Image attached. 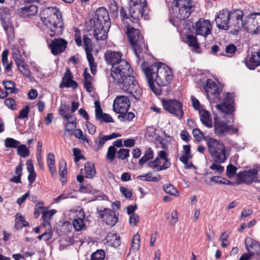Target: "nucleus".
Wrapping results in <instances>:
<instances>
[{
    "label": "nucleus",
    "instance_id": "obj_49",
    "mask_svg": "<svg viewBox=\"0 0 260 260\" xmlns=\"http://www.w3.org/2000/svg\"><path fill=\"white\" fill-rule=\"evenodd\" d=\"M105 256V253L103 250H98L91 255L90 260H103Z\"/></svg>",
    "mask_w": 260,
    "mask_h": 260
},
{
    "label": "nucleus",
    "instance_id": "obj_15",
    "mask_svg": "<svg viewBox=\"0 0 260 260\" xmlns=\"http://www.w3.org/2000/svg\"><path fill=\"white\" fill-rule=\"evenodd\" d=\"M196 34L206 38L211 34L212 25L208 20L200 18L195 25Z\"/></svg>",
    "mask_w": 260,
    "mask_h": 260
},
{
    "label": "nucleus",
    "instance_id": "obj_11",
    "mask_svg": "<svg viewBox=\"0 0 260 260\" xmlns=\"http://www.w3.org/2000/svg\"><path fill=\"white\" fill-rule=\"evenodd\" d=\"M131 105L129 99L125 95H119L115 99L113 105V111L119 114L126 113Z\"/></svg>",
    "mask_w": 260,
    "mask_h": 260
},
{
    "label": "nucleus",
    "instance_id": "obj_46",
    "mask_svg": "<svg viewBox=\"0 0 260 260\" xmlns=\"http://www.w3.org/2000/svg\"><path fill=\"white\" fill-rule=\"evenodd\" d=\"M129 150L121 148L117 152V157L121 160H124L129 156Z\"/></svg>",
    "mask_w": 260,
    "mask_h": 260
},
{
    "label": "nucleus",
    "instance_id": "obj_19",
    "mask_svg": "<svg viewBox=\"0 0 260 260\" xmlns=\"http://www.w3.org/2000/svg\"><path fill=\"white\" fill-rule=\"evenodd\" d=\"M90 24L93 27V35L96 40H104L107 38L109 28H106L105 24L90 22Z\"/></svg>",
    "mask_w": 260,
    "mask_h": 260
},
{
    "label": "nucleus",
    "instance_id": "obj_26",
    "mask_svg": "<svg viewBox=\"0 0 260 260\" xmlns=\"http://www.w3.org/2000/svg\"><path fill=\"white\" fill-rule=\"evenodd\" d=\"M47 164L51 176L55 178L57 176L56 167L55 165V156L53 153L49 152L47 155Z\"/></svg>",
    "mask_w": 260,
    "mask_h": 260
},
{
    "label": "nucleus",
    "instance_id": "obj_5",
    "mask_svg": "<svg viewBox=\"0 0 260 260\" xmlns=\"http://www.w3.org/2000/svg\"><path fill=\"white\" fill-rule=\"evenodd\" d=\"M209 151L214 161L217 163H223L226 159L225 147L220 140L210 138L207 142Z\"/></svg>",
    "mask_w": 260,
    "mask_h": 260
},
{
    "label": "nucleus",
    "instance_id": "obj_43",
    "mask_svg": "<svg viewBox=\"0 0 260 260\" xmlns=\"http://www.w3.org/2000/svg\"><path fill=\"white\" fill-rule=\"evenodd\" d=\"M43 204V202H39L36 205V207L38 209H40L41 210L42 218L44 220L46 221L50 219L51 217L49 216V212L48 211L45 207L42 206Z\"/></svg>",
    "mask_w": 260,
    "mask_h": 260
},
{
    "label": "nucleus",
    "instance_id": "obj_55",
    "mask_svg": "<svg viewBox=\"0 0 260 260\" xmlns=\"http://www.w3.org/2000/svg\"><path fill=\"white\" fill-rule=\"evenodd\" d=\"M108 140L107 136H104L102 137H99L95 140L94 143L98 146V149H99L103 146L105 142Z\"/></svg>",
    "mask_w": 260,
    "mask_h": 260
},
{
    "label": "nucleus",
    "instance_id": "obj_31",
    "mask_svg": "<svg viewBox=\"0 0 260 260\" xmlns=\"http://www.w3.org/2000/svg\"><path fill=\"white\" fill-rule=\"evenodd\" d=\"M86 52L87 59L89 63V66L91 73L94 75L96 72V63L94 61V59L91 53L92 50H85Z\"/></svg>",
    "mask_w": 260,
    "mask_h": 260
},
{
    "label": "nucleus",
    "instance_id": "obj_28",
    "mask_svg": "<svg viewBox=\"0 0 260 260\" xmlns=\"http://www.w3.org/2000/svg\"><path fill=\"white\" fill-rule=\"evenodd\" d=\"M199 114L202 123L208 128L212 127V121L209 112L205 109H201L199 110Z\"/></svg>",
    "mask_w": 260,
    "mask_h": 260
},
{
    "label": "nucleus",
    "instance_id": "obj_32",
    "mask_svg": "<svg viewBox=\"0 0 260 260\" xmlns=\"http://www.w3.org/2000/svg\"><path fill=\"white\" fill-rule=\"evenodd\" d=\"M84 169L86 178L92 179L94 177L96 174V170L94 164L90 162L85 163Z\"/></svg>",
    "mask_w": 260,
    "mask_h": 260
},
{
    "label": "nucleus",
    "instance_id": "obj_27",
    "mask_svg": "<svg viewBox=\"0 0 260 260\" xmlns=\"http://www.w3.org/2000/svg\"><path fill=\"white\" fill-rule=\"evenodd\" d=\"M160 158L157 157L154 160L149 161L147 166L148 167L152 168L155 171H160L161 170H166L170 167V163L168 165L164 164L162 165H160Z\"/></svg>",
    "mask_w": 260,
    "mask_h": 260
},
{
    "label": "nucleus",
    "instance_id": "obj_48",
    "mask_svg": "<svg viewBox=\"0 0 260 260\" xmlns=\"http://www.w3.org/2000/svg\"><path fill=\"white\" fill-rule=\"evenodd\" d=\"M192 135L196 140L201 142L205 139L204 134L199 128H196L192 130Z\"/></svg>",
    "mask_w": 260,
    "mask_h": 260
},
{
    "label": "nucleus",
    "instance_id": "obj_3",
    "mask_svg": "<svg viewBox=\"0 0 260 260\" xmlns=\"http://www.w3.org/2000/svg\"><path fill=\"white\" fill-rule=\"evenodd\" d=\"M40 15L42 21L54 32L50 35L51 37L62 32L63 22L59 9L52 7L46 8L41 12Z\"/></svg>",
    "mask_w": 260,
    "mask_h": 260
},
{
    "label": "nucleus",
    "instance_id": "obj_47",
    "mask_svg": "<svg viewBox=\"0 0 260 260\" xmlns=\"http://www.w3.org/2000/svg\"><path fill=\"white\" fill-rule=\"evenodd\" d=\"M59 176H66L68 173L66 162V161L62 159L59 164Z\"/></svg>",
    "mask_w": 260,
    "mask_h": 260
},
{
    "label": "nucleus",
    "instance_id": "obj_37",
    "mask_svg": "<svg viewBox=\"0 0 260 260\" xmlns=\"http://www.w3.org/2000/svg\"><path fill=\"white\" fill-rule=\"evenodd\" d=\"M73 225L77 231L83 230L86 228V224L84 222V219L81 218L75 219L73 221Z\"/></svg>",
    "mask_w": 260,
    "mask_h": 260
},
{
    "label": "nucleus",
    "instance_id": "obj_41",
    "mask_svg": "<svg viewBox=\"0 0 260 260\" xmlns=\"http://www.w3.org/2000/svg\"><path fill=\"white\" fill-rule=\"evenodd\" d=\"M17 151L20 156L23 158L28 156L30 153L29 149L24 144L19 145Z\"/></svg>",
    "mask_w": 260,
    "mask_h": 260
},
{
    "label": "nucleus",
    "instance_id": "obj_35",
    "mask_svg": "<svg viewBox=\"0 0 260 260\" xmlns=\"http://www.w3.org/2000/svg\"><path fill=\"white\" fill-rule=\"evenodd\" d=\"M153 158V152L151 148H148L145 152L144 155L139 159V164L143 165L149 160Z\"/></svg>",
    "mask_w": 260,
    "mask_h": 260
},
{
    "label": "nucleus",
    "instance_id": "obj_40",
    "mask_svg": "<svg viewBox=\"0 0 260 260\" xmlns=\"http://www.w3.org/2000/svg\"><path fill=\"white\" fill-rule=\"evenodd\" d=\"M20 142L11 138H8L5 140V146L6 148H17Z\"/></svg>",
    "mask_w": 260,
    "mask_h": 260
},
{
    "label": "nucleus",
    "instance_id": "obj_52",
    "mask_svg": "<svg viewBox=\"0 0 260 260\" xmlns=\"http://www.w3.org/2000/svg\"><path fill=\"white\" fill-rule=\"evenodd\" d=\"M29 111V106L28 105L25 106L24 108L20 111L19 115L17 116V118L20 119L27 118Z\"/></svg>",
    "mask_w": 260,
    "mask_h": 260
},
{
    "label": "nucleus",
    "instance_id": "obj_33",
    "mask_svg": "<svg viewBox=\"0 0 260 260\" xmlns=\"http://www.w3.org/2000/svg\"><path fill=\"white\" fill-rule=\"evenodd\" d=\"M28 225V222L25 221L24 217L21 213H17L16 214L15 227L17 230H20Z\"/></svg>",
    "mask_w": 260,
    "mask_h": 260
},
{
    "label": "nucleus",
    "instance_id": "obj_6",
    "mask_svg": "<svg viewBox=\"0 0 260 260\" xmlns=\"http://www.w3.org/2000/svg\"><path fill=\"white\" fill-rule=\"evenodd\" d=\"M208 99L211 103H218L221 101L220 93L222 88L212 79H208L204 86Z\"/></svg>",
    "mask_w": 260,
    "mask_h": 260
},
{
    "label": "nucleus",
    "instance_id": "obj_29",
    "mask_svg": "<svg viewBox=\"0 0 260 260\" xmlns=\"http://www.w3.org/2000/svg\"><path fill=\"white\" fill-rule=\"evenodd\" d=\"M106 240L109 245L115 248L119 246L121 244L120 237L117 234H108Z\"/></svg>",
    "mask_w": 260,
    "mask_h": 260
},
{
    "label": "nucleus",
    "instance_id": "obj_20",
    "mask_svg": "<svg viewBox=\"0 0 260 260\" xmlns=\"http://www.w3.org/2000/svg\"><path fill=\"white\" fill-rule=\"evenodd\" d=\"M230 127L224 121L217 117L214 119V132L219 137L225 136L229 134Z\"/></svg>",
    "mask_w": 260,
    "mask_h": 260
},
{
    "label": "nucleus",
    "instance_id": "obj_7",
    "mask_svg": "<svg viewBox=\"0 0 260 260\" xmlns=\"http://www.w3.org/2000/svg\"><path fill=\"white\" fill-rule=\"evenodd\" d=\"M173 4L175 7H178V10L175 12V16L180 20L187 18L193 11L191 0H179L176 1Z\"/></svg>",
    "mask_w": 260,
    "mask_h": 260
},
{
    "label": "nucleus",
    "instance_id": "obj_17",
    "mask_svg": "<svg viewBox=\"0 0 260 260\" xmlns=\"http://www.w3.org/2000/svg\"><path fill=\"white\" fill-rule=\"evenodd\" d=\"M68 42L65 39L58 38L52 40L49 45V47L51 50V53L54 55H57L65 51Z\"/></svg>",
    "mask_w": 260,
    "mask_h": 260
},
{
    "label": "nucleus",
    "instance_id": "obj_30",
    "mask_svg": "<svg viewBox=\"0 0 260 260\" xmlns=\"http://www.w3.org/2000/svg\"><path fill=\"white\" fill-rule=\"evenodd\" d=\"M183 154L179 158V160L185 165H187L188 160L192 157L190 152V145H185L183 146Z\"/></svg>",
    "mask_w": 260,
    "mask_h": 260
},
{
    "label": "nucleus",
    "instance_id": "obj_36",
    "mask_svg": "<svg viewBox=\"0 0 260 260\" xmlns=\"http://www.w3.org/2000/svg\"><path fill=\"white\" fill-rule=\"evenodd\" d=\"M137 178L144 181L156 182L160 180V176L158 174L157 176L152 177L151 173H148L144 175H139Z\"/></svg>",
    "mask_w": 260,
    "mask_h": 260
},
{
    "label": "nucleus",
    "instance_id": "obj_62",
    "mask_svg": "<svg viewBox=\"0 0 260 260\" xmlns=\"http://www.w3.org/2000/svg\"><path fill=\"white\" fill-rule=\"evenodd\" d=\"M139 222V216L138 214L134 213L131 215L129 219V222L131 226H136Z\"/></svg>",
    "mask_w": 260,
    "mask_h": 260
},
{
    "label": "nucleus",
    "instance_id": "obj_12",
    "mask_svg": "<svg viewBox=\"0 0 260 260\" xmlns=\"http://www.w3.org/2000/svg\"><path fill=\"white\" fill-rule=\"evenodd\" d=\"M234 104L233 96L231 94L228 93L224 102L220 104H217L216 105V107L218 110L229 115L230 117L233 118V113L235 111Z\"/></svg>",
    "mask_w": 260,
    "mask_h": 260
},
{
    "label": "nucleus",
    "instance_id": "obj_13",
    "mask_svg": "<svg viewBox=\"0 0 260 260\" xmlns=\"http://www.w3.org/2000/svg\"><path fill=\"white\" fill-rule=\"evenodd\" d=\"M90 22L105 24L106 28H109L110 25L109 13L105 8L100 7L96 10L94 17Z\"/></svg>",
    "mask_w": 260,
    "mask_h": 260
},
{
    "label": "nucleus",
    "instance_id": "obj_51",
    "mask_svg": "<svg viewBox=\"0 0 260 260\" xmlns=\"http://www.w3.org/2000/svg\"><path fill=\"white\" fill-rule=\"evenodd\" d=\"M210 180L215 183H220L226 185L230 184L231 183V182L229 180L219 176L211 177L210 178Z\"/></svg>",
    "mask_w": 260,
    "mask_h": 260
},
{
    "label": "nucleus",
    "instance_id": "obj_61",
    "mask_svg": "<svg viewBox=\"0 0 260 260\" xmlns=\"http://www.w3.org/2000/svg\"><path fill=\"white\" fill-rule=\"evenodd\" d=\"M73 151L75 156V161L76 162L79 161L81 159L84 158V155L81 154V151L79 148H75L73 149Z\"/></svg>",
    "mask_w": 260,
    "mask_h": 260
},
{
    "label": "nucleus",
    "instance_id": "obj_34",
    "mask_svg": "<svg viewBox=\"0 0 260 260\" xmlns=\"http://www.w3.org/2000/svg\"><path fill=\"white\" fill-rule=\"evenodd\" d=\"M120 15L124 23H127L130 26L129 22H133V18L129 15V10H127L125 8L121 7L120 9Z\"/></svg>",
    "mask_w": 260,
    "mask_h": 260
},
{
    "label": "nucleus",
    "instance_id": "obj_1",
    "mask_svg": "<svg viewBox=\"0 0 260 260\" xmlns=\"http://www.w3.org/2000/svg\"><path fill=\"white\" fill-rule=\"evenodd\" d=\"M132 73L129 63L124 58L111 69V76L119 88L138 100L142 90Z\"/></svg>",
    "mask_w": 260,
    "mask_h": 260
},
{
    "label": "nucleus",
    "instance_id": "obj_38",
    "mask_svg": "<svg viewBox=\"0 0 260 260\" xmlns=\"http://www.w3.org/2000/svg\"><path fill=\"white\" fill-rule=\"evenodd\" d=\"M186 38L189 46L192 47L194 50L197 51L200 48V46L197 37L193 35H187Z\"/></svg>",
    "mask_w": 260,
    "mask_h": 260
},
{
    "label": "nucleus",
    "instance_id": "obj_18",
    "mask_svg": "<svg viewBox=\"0 0 260 260\" xmlns=\"http://www.w3.org/2000/svg\"><path fill=\"white\" fill-rule=\"evenodd\" d=\"M230 12L225 10L219 11L215 19L218 28L223 30H228L229 28Z\"/></svg>",
    "mask_w": 260,
    "mask_h": 260
},
{
    "label": "nucleus",
    "instance_id": "obj_63",
    "mask_svg": "<svg viewBox=\"0 0 260 260\" xmlns=\"http://www.w3.org/2000/svg\"><path fill=\"white\" fill-rule=\"evenodd\" d=\"M120 191L121 194L127 199L130 198L132 196V190L131 189H128L123 186H121L120 187Z\"/></svg>",
    "mask_w": 260,
    "mask_h": 260
},
{
    "label": "nucleus",
    "instance_id": "obj_4",
    "mask_svg": "<svg viewBox=\"0 0 260 260\" xmlns=\"http://www.w3.org/2000/svg\"><path fill=\"white\" fill-rule=\"evenodd\" d=\"M126 34L135 54L139 58V54L144 51H147L148 48L144 42L143 36L140 30L131 27L128 25L127 26Z\"/></svg>",
    "mask_w": 260,
    "mask_h": 260
},
{
    "label": "nucleus",
    "instance_id": "obj_25",
    "mask_svg": "<svg viewBox=\"0 0 260 260\" xmlns=\"http://www.w3.org/2000/svg\"><path fill=\"white\" fill-rule=\"evenodd\" d=\"M66 87L67 88L72 87L76 89L78 86L77 83L73 80V76L69 69L67 70L64 75L62 82L60 84L59 87Z\"/></svg>",
    "mask_w": 260,
    "mask_h": 260
},
{
    "label": "nucleus",
    "instance_id": "obj_39",
    "mask_svg": "<svg viewBox=\"0 0 260 260\" xmlns=\"http://www.w3.org/2000/svg\"><path fill=\"white\" fill-rule=\"evenodd\" d=\"M140 237L138 234L135 235L132 240L131 248L130 251L132 250L133 252H136L140 248Z\"/></svg>",
    "mask_w": 260,
    "mask_h": 260
},
{
    "label": "nucleus",
    "instance_id": "obj_2",
    "mask_svg": "<svg viewBox=\"0 0 260 260\" xmlns=\"http://www.w3.org/2000/svg\"><path fill=\"white\" fill-rule=\"evenodd\" d=\"M141 69L150 89L156 95H160L161 92L160 87L168 85L173 78L172 69L161 62H155L149 66L148 62L144 61Z\"/></svg>",
    "mask_w": 260,
    "mask_h": 260
},
{
    "label": "nucleus",
    "instance_id": "obj_53",
    "mask_svg": "<svg viewBox=\"0 0 260 260\" xmlns=\"http://www.w3.org/2000/svg\"><path fill=\"white\" fill-rule=\"evenodd\" d=\"M97 120L100 121L101 123L106 122V123H110L114 122V120L112 117L108 114L104 113L99 118H98Z\"/></svg>",
    "mask_w": 260,
    "mask_h": 260
},
{
    "label": "nucleus",
    "instance_id": "obj_24",
    "mask_svg": "<svg viewBox=\"0 0 260 260\" xmlns=\"http://www.w3.org/2000/svg\"><path fill=\"white\" fill-rule=\"evenodd\" d=\"M245 65L251 70H254L260 66V52H254L248 59L245 60Z\"/></svg>",
    "mask_w": 260,
    "mask_h": 260
},
{
    "label": "nucleus",
    "instance_id": "obj_22",
    "mask_svg": "<svg viewBox=\"0 0 260 260\" xmlns=\"http://www.w3.org/2000/svg\"><path fill=\"white\" fill-rule=\"evenodd\" d=\"M146 9V8L142 7L141 6H135V5L130 6L129 15H130L134 20H139L143 16L146 19L147 16L144 14Z\"/></svg>",
    "mask_w": 260,
    "mask_h": 260
},
{
    "label": "nucleus",
    "instance_id": "obj_45",
    "mask_svg": "<svg viewBox=\"0 0 260 260\" xmlns=\"http://www.w3.org/2000/svg\"><path fill=\"white\" fill-rule=\"evenodd\" d=\"M163 188L165 192L168 194L175 196L179 195L178 190L171 184L164 185Z\"/></svg>",
    "mask_w": 260,
    "mask_h": 260
},
{
    "label": "nucleus",
    "instance_id": "obj_16",
    "mask_svg": "<svg viewBox=\"0 0 260 260\" xmlns=\"http://www.w3.org/2000/svg\"><path fill=\"white\" fill-rule=\"evenodd\" d=\"M98 213L103 221L108 225L113 226L117 222L118 217L110 209L105 208L103 210H98Z\"/></svg>",
    "mask_w": 260,
    "mask_h": 260
},
{
    "label": "nucleus",
    "instance_id": "obj_64",
    "mask_svg": "<svg viewBox=\"0 0 260 260\" xmlns=\"http://www.w3.org/2000/svg\"><path fill=\"white\" fill-rule=\"evenodd\" d=\"M5 105L9 109L14 110V106L16 105V102L13 98H8L5 100Z\"/></svg>",
    "mask_w": 260,
    "mask_h": 260
},
{
    "label": "nucleus",
    "instance_id": "obj_10",
    "mask_svg": "<svg viewBox=\"0 0 260 260\" xmlns=\"http://www.w3.org/2000/svg\"><path fill=\"white\" fill-rule=\"evenodd\" d=\"M243 12L242 11L237 9L230 12L229 28L237 32L243 27V20L242 18Z\"/></svg>",
    "mask_w": 260,
    "mask_h": 260
},
{
    "label": "nucleus",
    "instance_id": "obj_14",
    "mask_svg": "<svg viewBox=\"0 0 260 260\" xmlns=\"http://www.w3.org/2000/svg\"><path fill=\"white\" fill-rule=\"evenodd\" d=\"M245 245L247 253L255 256L257 260H260V244L250 237H247L245 240Z\"/></svg>",
    "mask_w": 260,
    "mask_h": 260
},
{
    "label": "nucleus",
    "instance_id": "obj_60",
    "mask_svg": "<svg viewBox=\"0 0 260 260\" xmlns=\"http://www.w3.org/2000/svg\"><path fill=\"white\" fill-rule=\"evenodd\" d=\"M214 161V162L210 167V168L213 170H215L217 173L220 174L224 171V167Z\"/></svg>",
    "mask_w": 260,
    "mask_h": 260
},
{
    "label": "nucleus",
    "instance_id": "obj_59",
    "mask_svg": "<svg viewBox=\"0 0 260 260\" xmlns=\"http://www.w3.org/2000/svg\"><path fill=\"white\" fill-rule=\"evenodd\" d=\"M130 6H141L146 8V0H129Z\"/></svg>",
    "mask_w": 260,
    "mask_h": 260
},
{
    "label": "nucleus",
    "instance_id": "obj_54",
    "mask_svg": "<svg viewBox=\"0 0 260 260\" xmlns=\"http://www.w3.org/2000/svg\"><path fill=\"white\" fill-rule=\"evenodd\" d=\"M83 43L84 45L85 50H92V42L91 39L86 35L83 36Z\"/></svg>",
    "mask_w": 260,
    "mask_h": 260
},
{
    "label": "nucleus",
    "instance_id": "obj_58",
    "mask_svg": "<svg viewBox=\"0 0 260 260\" xmlns=\"http://www.w3.org/2000/svg\"><path fill=\"white\" fill-rule=\"evenodd\" d=\"M69 110V107L66 105H61L58 110L60 115L62 117L63 119L64 118H67V116L69 115L68 113Z\"/></svg>",
    "mask_w": 260,
    "mask_h": 260
},
{
    "label": "nucleus",
    "instance_id": "obj_21",
    "mask_svg": "<svg viewBox=\"0 0 260 260\" xmlns=\"http://www.w3.org/2000/svg\"><path fill=\"white\" fill-rule=\"evenodd\" d=\"M122 54L119 51H112L108 50L105 53V58L106 61L112 66V67L118 63L122 59Z\"/></svg>",
    "mask_w": 260,
    "mask_h": 260
},
{
    "label": "nucleus",
    "instance_id": "obj_23",
    "mask_svg": "<svg viewBox=\"0 0 260 260\" xmlns=\"http://www.w3.org/2000/svg\"><path fill=\"white\" fill-rule=\"evenodd\" d=\"M38 11V7L33 4L25 6L18 10L20 16L22 17L26 18L35 15Z\"/></svg>",
    "mask_w": 260,
    "mask_h": 260
},
{
    "label": "nucleus",
    "instance_id": "obj_44",
    "mask_svg": "<svg viewBox=\"0 0 260 260\" xmlns=\"http://www.w3.org/2000/svg\"><path fill=\"white\" fill-rule=\"evenodd\" d=\"M116 154V149L114 146H110L106 154V158L110 162H112Z\"/></svg>",
    "mask_w": 260,
    "mask_h": 260
},
{
    "label": "nucleus",
    "instance_id": "obj_50",
    "mask_svg": "<svg viewBox=\"0 0 260 260\" xmlns=\"http://www.w3.org/2000/svg\"><path fill=\"white\" fill-rule=\"evenodd\" d=\"M73 134L76 138L80 139L81 140L84 142H86L87 143H89V140L86 138V136H84L83 133L80 129H74Z\"/></svg>",
    "mask_w": 260,
    "mask_h": 260
},
{
    "label": "nucleus",
    "instance_id": "obj_42",
    "mask_svg": "<svg viewBox=\"0 0 260 260\" xmlns=\"http://www.w3.org/2000/svg\"><path fill=\"white\" fill-rule=\"evenodd\" d=\"M3 84L4 85V88L6 90H10V93H14L17 91L15 88V84L13 81H3Z\"/></svg>",
    "mask_w": 260,
    "mask_h": 260
},
{
    "label": "nucleus",
    "instance_id": "obj_57",
    "mask_svg": "<svg viewBox=\"0 0 260 260\" xmlns=\"http://www.w3.org/2000/svg\"><path fill=\"white\" fill-rule=\"evenodd\" d=\"M237 170V168L230 164L227 166L226 168V175L229 177H232L234 176V175L236 174V171Z\"/></svg>",
    "mask_w": 260,
    "mask_h": 260
},
{
    "label": "nucleus",
    "instance_id": "obj_56",
    "mask_svg": "<svg viewBox=\"0 0 260 260\" xmlns=\"http://www.w3.org/2000/svg\"><path fill=\"white\" fill-rule=\"evenodd\" d=\"M135 117V114L133 112H126L120 114L118 116V119H123V120L131 121Z\"/></svg>",
    "mask_w": 260,
    "mask_h": 260
},
{
    "label": "nucleus",
    "instance_id": "obj_9",
    "mask_svg": "<svg viewBox=\"0 0 260 260\" xmlns=\"http://www.w3.org/2000/svg\"><path fill=\"white\" fill-rule=\"evenodd\" d=\"M260 27V13H254L245 17L243 27L248 32L256 34V30Z\"/></svg>",
    "mask_w": 260,
    "mask_h": 260
},
{
    "label": "nucleus",
    "instance_id": "obj_8",
    "mask_svg": "<svg viewBox=\"0 0 260 260\" xmlns=\"http://www.w3.org/2000/svg\"><path fill=\"white\" fill-rule=\"evenodd\" d=\"M161 103L166 111L179 119L183 117L184 115L183 105L180 101L176 99L162 100Z\"/></svg>",
    "mask_w": 260,
    "mask_h": 260
}]
</instances>
